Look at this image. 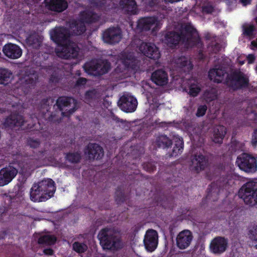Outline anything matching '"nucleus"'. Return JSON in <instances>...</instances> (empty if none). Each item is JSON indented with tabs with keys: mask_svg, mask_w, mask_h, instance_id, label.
Here are the masks:
<instances>
[{
	"mask_svg": "<svg viewBox=\"0 0 257 257\" xmlns=\"http://www.w3.org/2000/svg\"><path fill=\"white\" fill-rule=\"evenodd\" d=\"M83 33H50V38L57 45L55 49L57 56L64 59L76 58L79 49L70 39L73 36H79Z\"/></svg>",
	"mask_w": 257,
	"mask_h": 257,
	"instance_id": "1",
	"label": "nucleus"
},
{
	"mask_svg": "<svg viewBox=\"0 0 257 257\" xmlns=\"http://www.w3.org/2000/svg\"><path fill=\"white\" fill-rule=\"evenodd\" d=\"M100 245L105 250L117 251L123 247L120 230L114 227L102 228L97 235Z\"/></svg>",
	"mask_w": 257,
	"mask_h": 257,
	"instance_id": "2",
	"label": "nucleus"
},
{
	"mask_svg": "<svg viewBox=\"0 0 257 257\" xmlns=\"http://www.w3.org/2000/svg\"><path fill=\"white\" fill-rule=\"evenodd\" d=\"M223 84L232 92L245 91L251 85L248 76L238 69L227 73Z\"/></svg>",
	"mask_w": 257,
	"mask_h": 257,
	"instance_id": "3",
	"label": "nucleus"
},
{
	"mask_svg": "<svg viewBox=\"0 0 257 257\" xmlns=\"http://www.w3.org/2000/svg\"><path fill=\"white\" fill-rule=\"evenodd\" d=\"M165 40L168 47L175 48L179 44H184L188 49L194 45L201 46L199 33H166Z\"/></svg>",
	"mask_w": 257,
	"mask_h": 257,
	"instance_id": "4",
	"label": "nucleus"
},
{
	"mask_svg": "<svg viewBox=\"0 0 257 257\" xmlns=\"http://www.w3.org/2000/svg\"><path fill=\"white\" fill-rule=\"evenodd\" d=\"M39 79V74L36 68L30 66H25L21 71L20 85L15 90L21 92L20 95L27 94L36 85Z\"/></svg>",
	"mask_w": 257,
	"mask_h": 257,
	"instance_id": "5",
	"label": "nucleus"
},
{
	"mask_svg": "<svg viewBox=\"0 0 257 257\" xmlns=\"http://www.w3.org/2000/svg\"><path fill=\"white\" fill-rule=\"evenodd\" d=\"M230 178L229 175H222L215 182H212L207 189L206 199L211 201H217L220 192L229 189Z\"/></svg>",
	"mask_w": 257,
	"mask_h": 257,
	"instance_id": "6",
	"label": "nucleus"
},
{
	"mask_svg": "<svg viewBox=\"0 0 257 257\" xmlns=\"http://www.w3.org/2000/svg\"><path fill=\"white\" fill-rule=\"evenodd\" d=\"M238 195L245 204L249 205L257 204V181L251 180L246 182L239 189Z\"/></svg>",
	"mask_w": 257,
	"mask_h": 257,
	"instance_id": "7",
	"label": "nucleus"
},
{
	"mask_svg": "<svg viewBox=\"0 0 257 257\" xmlns=\"http://www.w3.org/2000/svg\"><path fill=\"white\" fill-rule=\"evenodd\" d=\"M99 18V16L95 14L93 10H87L80 14L79 19L74 23H72L70 27L75 28L73 31L76 30L78 32H84L86 25L96 22L98 21Z\"/></svg>",
	"mask_w": 257,
	"mask_h": 257,
	"instance_id": "8",
	"label": "nucleus"
},
{
	"mask_svg": "<svg viewBox=\"0 0 257 257\" xmlns=\"http://www.w3.org/2000/svg\"><path fill=\"white\" fill-rule=\"evenodd\" d=\"M56 105L61 114L69 117L77 109V101L72 97L62 96L58 98Z\"/></svg>",
	"mask_w": 257,
	"mask_h": 257,
	"instance_id": "9",
	"label": "nucleus"
},
{
	"mask_svg": "<svg viewBox=\"0 0 257 257\" xmlns=\"http://www.w3.org/2000/svg\"><path fill=\"white\" fill-rule=\"evenodd\" d=\"M239 168L247 173H254L257 171V160L252 155L242 153L239 155L236 161Z\"/></svg>",
	"mask_w": 257,
	"mask_h": 257,
	"instance_id": "10",
	"label": "nucleus"
},
{
	"mask_svg": "<svg viewBox=\"0 0 257 257\" xmlns=\"http://www.w3.org/2000/svg\"><path fill=\"white\" fill-rule=\"evenodd\" d=\"M84 69L88 72L95 75L101 76L107 73L111 68L110 62L105 61L102 63L90 62L85 64Z\"/></svg>",
	"mask_w": 257,
	"mask_h": 257,
	"instance_id": "11",
	"label": "nucleus"
},
{
	"mask_svg": "<svg viewBox=\"0 0 257 257\" xmlns=\"http://www.w3.org/2000/svg\"><path fill=\"white\" fill-rule=\"evenodd\" d=\"M162 23L155 17H147L140 19L138 22L137 27L141 31L152 30V32L158 30Z\"/></svg>",
	"mask_w": 257,
	"mask_h": 257,
	"instance_id": "12",
	"label": "nucleus"
},
{
	"mask_svg": "<svg viewBox=\"0 0 257 257\" xmlns=\"http://www.w3.org/2000/svg\"><path fill=\"white\" fill-rule=\"evenodd\" d=\"M137 99L131 95H123L119 99L118 105L120 109L126 112H134L137 106Z\"/></svg>",
	"mask_w": 257,
	"mask_h": 257,
	"instance_id": "13",
	"label": "nucleus"
},
{
	"mask_svg": "<svg viewBox=\"0 0 257 257\" xmlns=\"http://www.w3.org/2000/svg\"><path fill=\"white\" fill-rule=\"evenodd\" d=\"M84 152L89 160H100L104 154L103 148L96 143H89L85 147Z\"/></svg>",
	"mask_w": 257,
	"mask_h": 257,
	"instance_id": "14",
	"label": "nucleus"
},
{
	"mask_svg": "<svg viewBox=\"0 0 257 257\" xmlns=\"http://www.w3.org/2000/svg\"><path fill=\"white\" fill-rule=\"evenodd\" d=\"M139 50L145 56L150 59L158 60L160 58L159 48L154 44L143 42L139 47Z\"/></svg>",
	"mask_w": 257,
	"mask_h": 257,
	"instance_id": "15",
	"label": "nucleus"
},
{
	"mask_svg": "<svg viewBox=\"0 0 257 257\" xmlns=\"http://www.w3.org/2000/svg\"><path fill=\"white\" fill-rule=\"evenodd\" d=\"M193 236L192 232L188 229L181 231L176 237L177 246L180 249L187 248L191 244Z\"/></svg>",
	"mask_w": 257,
	"mask_h": 257,
	"instance_id": "16",
	"label": "nucleus"
},
{
	"mask_svg": "<svg viewBox=\"0 0 257 257\" xmlns=\"http://www.w3.org/2000/svg\"><path fill=\"white\" fill-rule=\"evenodd\" d=\"M158 232L151 229L147 231L144 239V245L148 251H153L158 244Z\"/></svg>",
	"mask_w": 257,
	"mask_h": 257,
	"instance_id": "17",
	"label": "nucleus"
},
{
	"mask_svg": "<svg viewBox=\"0 0 257 257\" xmlns=\"http://www.w3.org/2000/svg\"><path fill=\"white\" fill-rule=\"evenodd\" d=\"M38 184L46 200L53 196L56 191V186L52 179H44Z\"/></svg>",
	"mask_w": 257,
	"mask_h": 257,
	"instance_id": "18",
	"label": "nucleus"
},
{
	"mask_svg": "<svg viewBox=\"0 0 257 257\" xmlns=\"http://www.w3.org/2000/svg\"><path fill=\"white\" fill-rule=\"evenodd\" d=\"M228 246V240L224 237L217 236L211 242L210 248L215 254H221L224 252Z\"/></svg>",
	"mask_w": 257,
	"mask_h": 257,
	"instance_id": "19",
	"label": "nucleus"
},
{
	"mask_svg": "<svg viewBox=\"0 0 257 257\" xmlns=\"http://www.w3.org/2000/svg\"><path fill=\"white\" fill-rule=\"evenodd\" d=\"M17 173V170L13 167L2 169L0 170V186H4L10 183Z\"/></svg>",
	"mask_w": 257,
	"mask_h": 257,
	"instance_id": "20",
	"label": "nucleus"
},
{
	"mask_svg": "<svg viewBox=\"0 0 257 257\" xmlns=\"http://www.w3.org/2000/svg\"><path fill=\"white\" fill-rule=\"evenodd\" d=\"M3 51L6 56L12 59H18L22 55L21 48L18 45L12 43L6 44L3 47Z\"/></svg>",
	"mask_w": 257,
	"mask_h": 257,
	"instance_id": "21",
	"label": "nucleus"
},
{
	"mask_svg": "<svg viewBox=\"0 0 257 257\" xmlns=\"http://www.w3.org/2000/svg\"><path fill=\"white\" fill-rule=\"evenodd\" d=\"M151 80L157 85L165 86L168 82V73L164 69H157L152 73Z\"/></svg>",
	"mask_w": 257,
	"mask_h": 257,
	"instance_id": "22",
	"label": "nucleus"
},
{
	"mask_svg": "<svg viewBox=\"0 0 257 257\" xmlns=\"http://www.w3.org/2000/svg\"><path fill=\"white\" fill-rule=\"evenodd\" d=\"M21 190L22 188L20 186H18L17 188L15 187L14 189L15 195H6L4 196V200L6 206H0V216H3L5 214L7 208L11 206V204L13 200L16 199V198H18L20 196L22 195V191Z\"/></svg>",
	"mask_w": 257,
	"mask_h": 257,
	"instance_id": "23",
	"label": "nucleus"
},
{
	"mask_svg": "<svg viewBox=\"0 0 257 257\" xmlns=\"http://www.w3.org/2000/svg\"><path fill=\"white\" fill-rule=\"evenodd\" d=\"M24 123V118L22 115L18 114H12L6 118L4 125L6 127L13 129L16 126L22 128Z\"/></svg>",
	"mask_w": 257,
	"mask_h": 257,
	"instance_id": "24",
	"label": "nucleus"
},
{
	"mask_svg": "<svg viewBox=\"0 0 257 257\" xmlns=\"http://www.w3.org/2000/svg\"><path fill=\"white\" fill-rule=\"evenodd\" d=\"M226 71L222 68H212L208 72V77L211 81L216 83H220L224 82L225 74H227Z\"/></svg>",
	"mask_w": 257,
	"mask_h": 257,
	"instance_id": "25",
	"label": "nucleus"
},
{
	"mask_svg": "<svg viewBox=\"0 0 257 257\" xmlns=\"http://www.w3.org/2000/svg\"><path fill=\"white\" fill-rule=\"evenodd\" d=\"M34 237L37 238V242L40 245H53L57 241V237L54 235L36 233L34 234Z\"/></svg>",
	"mask_w": 257,
	"mask_h": 257,
	"instance_id": "26",
	"label": "nucleus"
},
{
	"mask_svg": "<svg viewBox=\"0 0 257 257\" xmlns=\"http://www.w3.org/2000/svg\"><path fill=\"white\" fill-rule=\"evenodd\" d=\"M194 170L197 173L205 170L208 165V159L203 155H195L192 160Z\"/></svg>",
	"mask_w": 257,
	"mask_h": 257,
	"instance_id": "27",
	"label": "nucleus"
},
{
	"mask_svg": "<svg viewBox=\"0 0 257 257\" xmlns=\"http://www.w3.org/2000/svg\"><path fill=\"white\" fill-rule=\"evenodd\" d=\"M46 6L48 9L61 12L67 8V4L64 0H45Z\"/></svg>",
	"mask_w": 257,
	"mask_h": 257,
	"instance_id": "28",
	"label": "nucleus"
},
{
	"mask_svg": "<svg viewBox=\"0 0 257 257\" xmlns=\"http://www.w3.org/2000/svg\"><path fill=\"white\" fill-rule=\"evenodd\" d=\"M43 37L39 33H30L26 38L27 44L33 49H38L42 45Z\"/></svg>",
	"mask_w": 257,
	"mask_h": 257,
	"instance_id": "29",
	"label": "nucleus"
},
{
	"mask_svg": "<svg viewBox=\"0 0 257 257\" xmlns=\"http://www.w3.org/2000/svg\"><path fill=\"white\" fill-rule=\"evenodd\" d=\"M40 190L38 183H35L32 186L30 190V199L33 202H42L46 200L44 195Z\"/></svg>",
	"mask_w": 257,
	"mask_h": 257,
	"instance_id": "30",
	"label": "nucleus"
},
{
	"mask_svg": "<svg viewBox=\"0 0 257 257\" xmlns=\"http://www.w3.org/2000/svg\"><path fill=\"white\" fill-rule=\"evenodd\" d=\"M176 66L181 68L185 72H189L193 68V65L185 56L180 57L175 60Z\"/></svg>",
	"mask_w": 257,
	"mask_h": 257,
	"instance_id": "31",
	"label": "nucleus"
},
{
	"mask_svg": "<svg viewBox=\"0 0 257 257\" xmlns=\"http://www.w3.org/2000/svg\"><path fill=\"white\" fill-rule=\"evenodd\" d=\"M155 144L158 148L168 149L172 145V141L166 135H159L156 137Z\"/></svg>",
	"mask_w": 257,
	"mask_h": 257,
	"instance_id": "32",
	"label": "nucleus"
},
{
	"mask_svg": "<svg viewBox=\"0 0 257 257\" xmlns=\"http://www.w3.org/2000/svg\"><path fill=\"white\" fill-rule=\"evenodd\" d=\"M102 34L104 42L111 45L118 43L122 37V33H102Z\"/></svg>",
	"mask_w": 257,
	"mask_h": 257,
	"instance_id": "33",
	"label": "nucleus"
},
{
	"mask_svg": "<svg viewBox=\"0 0 257 257\" xmlns=\"http://www.w3.org/2000/svg\"><path fill=\"white\" fill-rule=\"evenodd\" d=\"M226 133V128L224 126H216L214 129L213 142L215 143L221 144Z\"/></svg>",
	"mask_w": 257,
	"mask_h": 257,
	"instance_id": "34",
	"label": "nucleus"
},
{
	"mask_svg": "<svg viewBox=\"0 0 257 257\" xmlns=\"http://www.w3.org/2000/svg\"><path fill=\"white\" fill-rule=\"evenodd\" d=\"M120 5L131 14H137L138 12L136 3L134 0H120Z\"/></svg>",
	"mask_w": 257,
	"mask_h": 257,
	"instance_id": "35",
	"label": "nucleus"
},
{
	"mask_svg": "<svg viewBox=\"0 0 257 257\" xmlns=\"http://www.w3.org/2000/svg\"><path fill=\"white\" fill-rule=\"evenodd\" d=\"M66 161L71 164H76L80 163L82 156L80 152H68L65 154Z\"/></svg>",
	"mask_w": 257,
	"mask_h": 257,
	"instance_id": "36",
	"label": "nucleus"
},
{
	"mask_svg": "<svg viewBox=\"0 0 257 257\" xmlns=\"http://www.w3.org/2000/svg\"><path fill=\"white\" fill-rule=\"evenodd\" d=\"M127 198L123 189V186H118L115 193V201L117 204H120L124 202Z\"/></svg>",
	"mask_w": 257,
	"mask_h": 257,
	"instance_id": "37",
	"label": "nucleus"
},
{
	"mask_svg": "<svg viewBox=\"0 0 257 257\" xmlns=\"http://www.w3.org/2000/svg\"><path fill=\"white\" fill-rule=\"evenodd\" d=\"M184 142L183 139H179L176 141L172 153L170 154V157H176L182 153L183 150Z\"/></svg>",
	"mask_w": 257,
	"mask_h": 257,
	"instance_id": "38",
	"label": "nucleus"
},
{
	"mask_svg": "<svg viewBox=\"0 0 257 257\" xmlns=\"http://www.w3.org/2000/svg\"><path fill=\"white\" fill-rule=\"evenodd\" d=\"M12 73L8 69L0 68V84H7L11 80Z\"/></svg>",
	"mask_w": 257,
	"mask_h": 257,
	"instance_id": "39",
	"label": "nucleus"
},
{
	"mask_svg": "<svg viewBox=\"0 0 257 257\" xmlns=\"http://www.w3.org/2000/svg\"><path fill=\"white\" fill-rule=\"evenodd\" d=\"M59 112V109L58 110H56L54 112H52L51 114L48 117V120L51 122L53 123H60L62 120V117H64L61 114V112Z\"/></svg>",
	"mask_w": 257,
	"mask_h": 257,
	"instance_id": "40",
	"label": "nucleus"
},
{
	"mask_svg": "<svg viewBox=\"0 0 257 257\" xmlns=\"http://www.w3.org/2000/svg\"><path fill=\"white\" fill-rule=\"evenodd\" d=\"M73 249L78 253H84L87 249L86 244L78 241L74 242L72 244Z\"/></svg>",
	"mask_w": 257,
	"mask_h": 257,
	"instance_id": "41",
	"label": "nucleus"
},
{
	"mask_svg": "<svg viewBox=\"0 0 257 257\" xmlns=\"http://www.w3.org/2000/svg\"><path fill=\"white\" fill-rule=\"evenodd\" d=\"M97 91L95 89H91L86 91L84 94V99L86 102H91L97 97Z\"/></svg>",
	"mask_w": 257,
	"mask_h": 257,
	"instance_id": "42",
	"label": "nucleus"
},
{
	"mask_svg": "<svg viewBox=\"0 0 257 257\" xmlns=\"http://www.w3.org/2000/svg\"><path fill=\"white\" fill-rule=\"evenodd\" d=\"M53 100L51 97L43 99L40 102V108L43 111H49L50 109V103H53Z\"/></svg>",
	"mask_w": 257,
	"mask_h": 257,
	"instance_id": "43",
	"label": "nucleus"
},
{
	"mask_svg": "<svg viewBox=\"0 0 257 257\" xmlns=\"http://www.w3.org/2000/svg\"><path fill=\"white\" fill-rule=\"evenodd\" d=\"M135 57L132 55H125L122 60V63L126 68H131L132 63L135 61Z\"/></svg>",
	"mask_w": 257,
	"mask_h": 257,
	"instance_id": "44",
	"label": "nucleus"
},
{
	"mask_svg": "<svg viewBox=\"0 0 257 257\" xmlns=\"http://www.w3.org/2000/svg\"><path fill=\"white\" fill-rule=\"evenodd\" d=\"M196 30L195 28L192 25V24L188 23L184 24L182 26V29L181 32H196Z\"/></svg>",
	"mask_w": 257,
	"mask_h": 257,
	"instance_id": "45",
	"label": "nucleus"
},
{
	"mask_svg": "<svg viewBox=\"0 0 257 257\" xmlns=\"http://www.w3.org/2000/svg\"><path fill=\"white\" fill-rule=\"evenodd\" d=\"M243 32H253L255 30V26L252 23H245L242 25Z\"/></svg>",
	"mask_w": 257,
	"mask_h": 257,
	"instance_id": "46",
	"label": "nucleus"
},
{
	"mask_svg": "<svg viewBox=\"0 0 257 257\" xmlns=\"http://www.w3.org/2000/svg\"><path fill=\"white\" fill-rule=\"evenodd\" d=\"M201 90L200 88L195 85H192L189 87V94L192 97H195L198 95Z\"/></svg>",
	"mask_w": 257,
	"mask_h": 257,
	"instance_id": "47",
	"label": "nucleus"
},
{
	"mask_svg": "<svg viewBox=\"0 0 257 257\" xmlns=\"http://www.w3.org/2000/svg\"><path fill=\"white\" fill-rule=\"evenodd\" d=\"M207 109V107L205 104L200 105L198 108L196 113V116L200 117L204 116Z\"/></svg>",
	"mask_w": 257,
	"mask_h": 257,
	"instance_id": "48",
	"label": "nucleus"
},
{
	"mask_svg": "<svg viewBox=\"0 0 257 257\" xmlns=\"http://www.w3.org/2000/svg\"><path fill=\"white\" fill-rule=\"evenodd\" d=\"M28 144L31 148L35 149L39 147L40 145V142L38 139H34L30 138L28 140Z\"/></svg>",
	"mask_w": 257,
	"mask_h": 257,
	"instance_id": "49",
	"label": "nucleus"
},
{
	"mask_svg": "<svg viewBox=\"0 0 257 257\" xmlns=\"http://www.w3.org/2000/svg\"><path fill=\"white\" fill-rule=\"evenodd\" d=\"M143 166L144 169L149 173L153 172L156 170V167L150 163H144Z\"/></svg>",
	"mask_w": 257,
	"mask_h": 257,
	"instance_id": "50",
	"label": "nucleus"
},
{
	"mask_svg": "<svg viewBox=\"0 0 257 257\" xmlns=\"http://www.w3.org/2000/svg\"><path fill=\"white\" fill-rule=\"evenodd\" d=\"M248 235L251 239L257 241V225L249 230Z\"/></svg>",
	"mask_w": 257,
	"mask_h": 257,
	"instance_id": "51",
	"label": "nucleus"
},
{
	"mask_svg": "<svg viewBox=\"0 0 257 257\" xmlns=\"http://www.w3.org/2000/svg\"><path fill=\"white\" fill-rule=\"evenodd\" d=\"M87 81V79L83 77H79L76 81L74 87L75 88L84 86Z\"/></svg>",
	"mask_w": 257,
	"mask_h": 257,
	"instance_id": "52",
	"label": "nucleus"
},
{
	"mask_svg": "<svg viewBox=\"0 0 257 257\" xmlns=\"http://www.w3.org/2000/svg\"><path fill=\"white\" fill-rule=\"evenodd\" d=\"M201 43L202 44V45L201 46H199L196 45H194V46L191 47V48L196 47L198 49V58L200 60H203L205 57L203 53V50H202L203 47V44L201 41ZM190 48V47H189V48Z\"/></svg>",
	"mask_w": 257,
	"mask_h": 257,
	"instance_id": "53",
	"label": "nucleus"
},
{
	"mask_svg": "<svg viewBox=\"0 0 257 257\" xmlns=\"http://www.w3.org/2000/svg\"><path fill=\"white\" fill-rule=\"evenodd\" d=\"M251 143L253 147L257 146V128L253 131L252 134Z\"/></svg>",
	"mask_w": 257,
	"mask_h": 257,
	"instance_id": "54",
	"label": "nucleus"
},
{
	"mask_svg": "<svg viewBox=\"0 0 257 257\" xmlns=\"http://www.w3.org/2000/svg\"><path fill=\"white\" fill-rule=\"evenodd\" d=\"M34 153V155H33V157L35 159L37 160H39L42 159L43 157L44 156L45 152L43 151H39L37 153Z\"/></svg>",
	"mask_w": 257,
	"mask_h": 257,
	"instance_id": "55",
	"label": "nucleus"
},
{
	"mask_svg": "<svg viewBox=\"0 0 257 257\" xmlns=\"http://www.w3.org/2000/svg\"><path fill=\"white\" fill-rule=\"evenodd\" d=\"M214 8L210 5L205 6L203 8V11L207 13H212L213 12Z\"/></svg>",
	"mask_w": 257,
	"mask_h": 257,
	"instance_id": "56",
	"label": "nucleus"
},
{
	"mask_svg": "<svg viewBox=\"0 0 257 257\" xmlns=\"http://www.w3.org/2000/svg\"><path fill=\"white\" fill-rule=\"evenodd\" d=\"M50 81H51L52 82L58 83V82H59V81L60 80V78H59L58 76H57L55 74H53L50 76Z\"/></svg>",
	"mask_w": 257,
	"mask_h": 257,
	"instance_id": "57",
	"label": "nucleus"
},
{
	"mask_svg": "<svg viewBox=\"0 0 257 257\" xmlns=\"http://www.w3.org/2000/svg\"><path fill=\"white\" fill-rule=\"evenodd\" d=\"M43 253L46 255H52L54 253V250L51 248H45L43 250Z\"/></svg>",
	"mask_w": 257,
	"mask_h": 257,
	"instance_id": "58",
	"label": "nucleus"
},
{
	"mask_svg": "<svg viewBox=\"0 0 257 257\" xmlns=\"http://www.w3.org/2000/svg\"><path fill=\"white\" fill-rule=\"evenodd\" d=\"M255 60V56L253 54H249L247 56V61L248 63H252Z\"/></svg>",
	"mask_w": 257,
	"mask_h": 257,
	"instance_id": "59",
	"label": "nucleus"
},
{
	"mask_svg": "<svg viewBox=\"0 0 257 257\" xmlns=\"http://www.w3.org/2000/svg\"><path fill=\"white\" fill-rule=\"evenodd\" d=\"M225 212H229V220H232L234 219L233 217H232V215L234 214L235 211L233 209L231 210H225Z\"/></svg>",
	"mask_w": 257,
	"mask_h": 257,
	"instance_id": "60",
	"label": "nucleus"
},
{
	"mask_svg": "<svg viewBox=\"0 0 257 257\" xmlns=\"http://www.w3.org/2000/svg\"><path fill=\"white\" fill-rule=\"evenodd\" d=\"M251 46L252 49H257V38L251 42Z\"/></svg>",
	"mask_w": 257,
	"mask_h": 257,
	"instance_id": "61",
	"label": "nucleus"
},
{
	"mask_svg": "<svg viewBox=\"0 0 257 257\" xmlns=\"http://www.w3.org/2000/svg\"><path fill=\"white\" fill-rule=\"evenodd\" d=\"M239 2L243 6H245L250 4L251 0H239Z\"/></svg>",
	"mask_w": 257,
	"mask_h": 257,
	"instance_id": "62",
	"label": "nucleus"
},
{
	"mask_svg": "<svg viewBox=\"0 0 257 257\" xmlns=\"http://www.w3.org/2000/svg\"><path fill=\"white\" fill-rule=\"evenodd\" d=\"M6 232L5 231H0V239H3L5 238V236L6 235Z\"/></svg>",
	"mask_w": 257,
	"mask_h": 257,
	"instance_id": "63",
	"label": "nucleus"
},
{
	"mask_svg": "<svg viewBox=\"0 0 257 257\" xmlns=\"http://www.w3.org/2000/svg\"><path fill=\"white\" fill-rule=\"evenodd\" d=\"M119 31H120V30L118 28H115L110 29L108 32L116 33V32H119Z\"/></svg>",
	"mask_w": 257,
	"mask_h": 257,
	"instance_id": "64",
	"label": "nucleus"
}]
</instances>
